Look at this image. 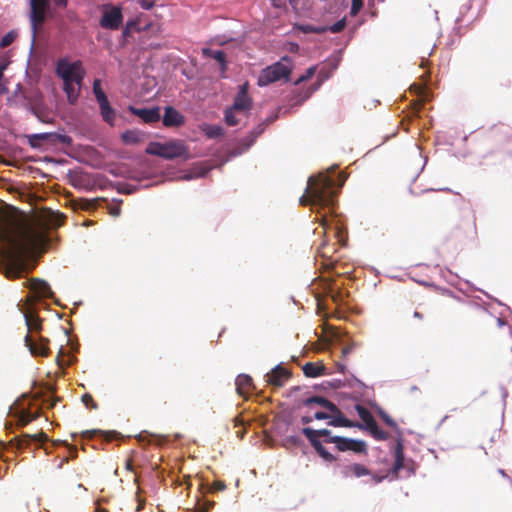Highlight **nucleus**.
Segmentation results:
<instances>
[{"label": "nucleus", "mask_w": 512, "mask_h": 512, "mask_svg": "<svg viewBox=\"0 0 512 512\" xmlns=\"http://www.w3.org/2000/svg\"><path fill=\"white\" fill-rule=\"evenodd\" d=\"M100 26L104 29L118 30L123 23V14L120 7L110 4L103 6V14L100 18Z\"/></svg>", "instance_id": "6e6552de"}, {"label": "nucleus", "mask_w": 512, "mask_h": 512, "mask_svg": "<svg viewBox=\"0 0 512 512\" xmlns=\"http://www.w3.org/2000/svg\"><path fill=\"white\" fill-rule=\"evenodd\" d=\"M343 475L345 477H362L370 475L369 469H367L363 464L354 463L344 467Z\"/></svg>", "instance_id": "4be33fe9"}, {"label": "nucleus", "mask_w": 512, "mask_h": 512, "mask_svg": "<svg viewBox=\"0 0 512 512\" xmlns=\"http://www.w3.org/2000/svg\"><path fill=\"white\" fill-rule=\"evenodd\" d=\"M81 400L85 407L90 410H96L98 408V404L95 402L92 395L89 393L83 394Z\"/></svg>", "instance_id": "58836bf2"}, {"label": "nucleus", "mask_w": 512, "mask_h": 512, "mask_svg": "<svg viewBox=\"0 0 512 512\" xmlns=\"http://www.w3.org/2000/svg\"><path fill=\"white\" fill-rule=\"evenodd\" d=\"M294 64L288 56H283L280 61L264 68L258 76V85L267 86L271 83L285 80L288 81Z\"/></svg>", "instance_id": "7ed1b4c3"}, {"label": "nucleus", "mask_w": 512, "mask_h": 512, "mask_svg": "<svg viewBox=\"0 0 512 512\" xmlns=\"http://www.w3.org/2000/svg\"><path fill=\"white\" fill-rule=\"evenodd\" d=\"M330 412L317 411L314 413V419L317 420H329Z\"/></svg>", "instance_id": "a18cd8bd"}, {"label": "nucleus", "mask_w": 512, "mask_h": 512, "mask_svg": "<svg viewBox=\"0 0 512 512\" xmlns=\"http://www.w3.org/2000/svg\"><path fill=\"white\" fill-rule=\"evenodd\" d=\"M53 2L56 6L65 8L67 6L68 0H53Z\"/></svg>", "instance_id": "5fc2aeb1"}, {"label": "nucleus", "mask_w": 512, "mask_h": 512, "mask_svg": "<svg viewBox=\"0 0 512 512\" xmlns=\"http://www.w3.org/2000/svg\"><path fill=\"white\" fill-rule=\"evenodd\" d=\"M98 433L103 434V432H102V431H100V430H90V431H85V432H83V433H82V436H83L84 438H92L93 436H95V435H96V434H98Z\"/></svg>", "instance_id": "3c124183"}, {"label": "nucleus", "mask_w": 512, "mask_h": 512, "mask_svg": "<svg viewBox=\"0 0 512 512\" xmlns=\"http://www.w3.org/2000/svg\"><path fill=\"white\" fill-rule=\"evenodd\" d=\"M138 3L145 10H149L154 6V2L151 0H138Z\"/></svg>", "instance_id": "49530a36"}, {"label": "nucleus", "mask_w": 512, "mask_h": 512, "mask_svg": "<svg viewBox=\"0 0 512 512\" xmlns=\"http://www.w3.org/2000/svg\"><path fill=\"white\" fill-rule=\"evenodd\" d=\"M226 489V484L224 481H215L213 482L212 486H211V491L214 492V491H223Z\"/></svg>", "instance_id": "c03bdc74"}, {"label": "nucleus", "mask_w": 512, "mask_h": 512, "mask_svg": "<svg viewBox=\"0 0 512 512\" xmlns=\"http://www.w3.org/2000/svg\"><path fill=\"white\" fill-rule=\"evenodd\" d=\"M127 469H129V470H131V469H132V466H131V462H130V461L127 463Z\"/></svg>", "instance_id": "338daca9"}, {"label": "nucleus", "mask_w": 512, "mask_h": 512, "mask_svg": "<svg viewBox=\"0 0 512 512\" xmlns=\"http://www.w3.org/2000/svg\"><path fill=\"white\" fill-rule=\"evenodd\" d=\"M286 49L291 53H297L299 51V45L295 42H289L286 45Z\"/></svg>", "instance_id": "de8ad7c7"}, {"label": "nucleus", "mask_w": 512, "mask_h": 512, "mask_svg": "<svg viewBox=\"0 0 512 512\" xmlns=\"http://www.w3.org/2000/svg\"><path fill=\"white\" fill-rule=\"evenodd\" d=\"M24 342L33 356L47 357L50 353L49 339L47 338L39 337L38 340H35L30 334H26Z\"/></svg>", "instance_id": "9b49d317"}, {"label": "nucleus", "mask_w": 512, "mask_h": 512, "mask_svg": "<svg viewBox=\"0 0 512 512\" xmlns=\"http://www.w3.org/2000/svg\"><path fill=\"white\" fill-rule=\"evenodd\" d=\"M302 433L308 439L312 447L316 450V452L327 462H333L336 460L334 455L328 452L325 447L322 445L320 438H324L325 443H334L333 438L337 436H332L331 431L328 429H319L314 430L309 427H305L302 429Z\"/></svg>", "instance_id": "39448f33"}, {"label": "nucleus", "mask_w": 512, "mask_h": 512, "mask_svg": "<svg viewBox=\"0 0 512 512\" xmlns=\"http://www.w3.org/2000/svg\"><path fill=\"white\" fill-rule=\"evenodd\" d=\"M293 29L303 32V33H316V34H322L327 31L326 26H313V25H301V24H295L293 26Z\"/></svg>", "instance_id": "c756f323"}, {"label": "nucleus", "mask_w": 512, "mask_h": 512, "mask_svg": "<svg viewBox=\"0 0 512 512\" xmlns=\"http://www.w3.org/2000/svg\"><path fill=\"white\" fill-rule=\"evenodd\" d=\"M337 192L335 178L326 173H319L317 176H311L308 179L306 194L300 198V204L321 209L327 208L331 215H322L321 225L325 232L333 231L338 241L344 243L346 238L345 227L337 215H333Z\"/></svg>", "instance_id": "f03ea898"}, {"label": "nucleus", "mask_w": 512, "mask_h": 512, "mask_svg": "<svg viewBox=\"0 0 512 512\" xmlns=\"http://www.w3.org/2000/svg\"><path fill=\"white\" fill-rule=\"evenodd\" d=\"M146 154L159 156L166 160L175 158H188L189 149L181 140H170L165 143L150 142L145 150Z\"/></svg>", "instance_id": "20e7f679"}, {"label": "nucleus", "mask_w": 512, "mask_h": 512, "mask_svg": "<svg viewBox=\"0 0 512 512\" xmlns=\"http://www.w3.org/2000/svg\"><path fill=\"white\" fill-rule=\"evenodd\" d=\"M144 504H145V502H144V501H142V500H138V505H137L136 510H137V511L142 510V509H143V507H144Z\"/></svg>", "instance_id": "13d9d810"}, {"label": "nucleus", "mask_w": 512, "mask_h": 512, "mask_svg": "<svg viewBox=\"0 0 512 512\" xmlns=\"http://www.w3.org/2000/svg\"><path fill=\"white\" fill-rule=\"evenodd\" d=\"M162 122L165 127H180L185 123V117L172 106H167Z\"/></svg>", "instance_id": "f3484780"}, {"label": "nucleus", "mask_w": 512, "mask_h": 512, "mask_svg": "<svg viewBox=\"0 0 512 512\" xmlns=\"http://www.w3.org/2000/svg\"><path fill=\"white\" fill-rule=\"evenodd\" d=\"M289 3L294 10L297 9V0H289Z\"/></svg>", "instance_id": "052dcab7"}, {"label": "nucleus", "mask_w": 512, "mask_h": 512, "mask_svg": "<svg viewBox=\"0 0 512 512\" xmlns=\"http://www.w3.org/2000/svg\"><path fill=\"white\" fill-rule=\"evenodd\" d=\"M5 247L1 251L0 272L10 280L27 271L26 259L44 252L50 244L47 229L23 214L11 215L2 224Z\"/></svg>", "instance_id": "f257e3e1"}, {"label": "nucleus", "mask_w": 512, "mask_h": 512, "mask_svg": "<svg viewBox=\"0 0 512 512\" xmlns=\"http://www.w3.org/2000/svg\"><path fill=\"white\" fill-rule=\"evenodd\" d=\"M334 444L339 451H353L355 453H366L367 445L362 440H355L346 437L333 438Z\"/></svg>", "instance_id": "f8f14e48"}, {"label": "nucleus", "mask_w": 512, "mask_h": 512, "mask_svg": "<svg viewBox=\"0 0 512 512\" xmlns=\"http://www.w3.org/2000/svg\"><path fill=\"white\" fill-rule=\"evenodd\" d=\"M202 55L205 57L213 58L220 64L222 74L227 70L226 54L222 50H213L210 48H203Z\"/></svg>", "instance_id": "412c9836"}, {"label": "nucleus", "mask_w": 512, "mask_h": 512, "mask_svg": "<svg viewBox=\"0 0 512 512\" xmlns=\"http://www.w3.org/2000/svg\"><path fill=\"white\" fill-rule=\"evenodd\" d=\"M129 111L135 115L138 116L143 120V122L147 124L156 123L160 120V108L154 107V108H136L133 106L129 107Z\"/></svg>", "instance_id": "4468645a"}, {"label": "nucleus", "mask_w": 512, "mask_h": 512, "mask_svg": "<svg viewBox=\"0 0 512 512\" xmlns=\"http://www.w3.org/2000/svg\"><path fill=\"white\" fill-rule=\"evenodd\" d=\"M202 130L210 139L221 137L224 134V129L219 125H205Z\"/></svg>", "instance_id": "473e14b6"}, {"label": "nucleus", "mask_w": 512, "mask_h": 512, "mask_svg": "<svg viewBox=\"0 0 512 512\" xmlns=\"http://www.w3.org/2000/svg\"><path fill=\"white\" fill-rule=\"evenodd\" d=\"M304 404L306 406H310L311 404H317V405L325 408L327 411H329V409L336 410V405L333 402L329 401L327 398L322 397V396L309 397L304 401Z\"/></svg>", "instance_id": "cd10ccee"}, {"label": "nucleus", "mask_w": 512, "mask_h": 512, "mask_svg": "<svg viewBox=\"0 0 512 512\" xmlns=\"http://www.w3.org/2000/svg\"><path fill=\"white\" fill-rule=\"evenodd\" d=\"M318 251H319V254L322 256V257H327L328 256V247H327V244L326 242H323L320 247L318 248Z\"/></svg>", "instance_id": "09e8293b"}, {"label": "nucleus", "mask_w": 512, "mask_h": 512, "mask_svg": "<svg viewBox=\"0 0 512 512\" xmlns=\"http://www.w3.org/2000/svg\"><path fill=\"white\" fill-rule=\"evenodd\" d=\"M355 409H356L359 417L361 418V420L364 422V425L362 424L363 427L361 429H363V428L367 429L368 427H370L372 424H374L376 422L373 415L366 407L357 404L355 406Z\"/></svg>", "instance_id": "a878e982"}, {"label": "nucleus", "mask_w": 512, "mask_h": 512, "mask_svg": "<svg viewBox=\"0 0 512 512\" xmlns=\"http://www.w3.org/2000/svg\"><path fill=\"white\" fill-rule=\"evenodd\" d=\"M51 136L52 134L50 133H39L28 135L27 138L31 147L38 148L41 146L42 142L49 140Z\"/></svg>", "instance_id": "7c9ffc66"}, {"label": "nucleus", "mask_w": 512, "mask_h": 512, "mask_svg": "<svg viewBox=\"0 0 512 512\" xmlns=\"http://www.w3.org/2000/svg\"><path fill=\"white\" fill-rule=\"evenodd\" d=\"M56 73L63 80V84L82 83L85 76V70L80 61L69 63L60 60L57 63Z\"/></svg>", "instance_id": "423d86ee"}, {"label": "nucleus", "mask_w": 512, "mask_h": 512, "mask_svg": "<svg viewBox=\"0 0 512 512\" xmlns=\"http://www.w3.org/2000/svg\"><path fill=\"white\" fill-rule=\"evenodd\" d=\"M380 416L382 420L390 427L395 428L396 422L385 412H381Z\"/></svg>", "instance_id": "37998d69"}, {"label": "nucleus", "mask_w": 512, "mask_h": 512, "mask_svg": "<svg viewBox=\"0 0 512 512\" xmlns=\"http://www.w3.org/2000/svg\"><path fill=\"white\" fill-rule=\"evenodd\" d=\"M50 8L49 0H30V22L33 32V38L36 37L39 27L46 20V13Z\"/></svg>", "instance_id": "0eeeda50"}, {"label": "nucleus", "mask_w": 512, "mask_h": 512, "mask_svg": "<svg viewBox=\"0 0 512 512\" xmlns=\"http://www.w3.org/2000/svg\"><path fill=\"white\" fill-rule=\"evenodd\" d=\"M316 89H317V87L310 86V87L307 89V91H306V93H305L304 97H303L301 100H299L298 102H303L304 100H306L307 98H309V97L312 95V93H313Z\"/></svg>", "instance_id": "603ef678"}, {"label": "nucleus", "mask_w": 512, "mask_h": 512, "mask_svg": "<svg viewBox=\"0 0 512 512\" xmlns=\"http://www.w3.org/2000/svg\"><path fill=\"white\" fill-rule=\"evenodd\" d=\"M363 7V0H352L350 14L356 16Z\"/></svg>", "instance_id": "79ce46f5"}, {"label": "nucleus", "mask_w": 512, "mask_h": 512, "mask_svg": "<svg viewBox=\"0 0 512 512\" xmlns=\"http://www.w3.org/2000/svg\"><path fill=\"white\" fill-rule=\"evenodd\" d=\"M110 213L113 215V216H118L120 214V208L119 207H112L110 209Z\"/></svg>", "instance_id": "4d7b16f0"}, {"label": "nucleus", "mask_w": 512, "mask_h": 512, "mask_svg": "<svg viewBox=\"0 0 512 512\" xmlns=\"http://www.w3.org/2000/svg\"><path fill=\"white\" fill-rule=\"evenodd\" d=\"M327 294L331 297L334 303L339 304L343 301V294L339 289H336L334 281H331L327 286Z\"/></svg>", "instance_id": "72a5a7b5"}, {"label": "nucleus", "mask_w": 512, "mask_h": 512, "mask_svg": "<svg viewBox=\"0 0 512 512\" xmlns=\"http://www.w3.org/2000/svg\"><path fill=\"white\" fill-rule=\"evenodd\" d=\"M236 109L233 107L227 108L225 111V122L228 126H235L238 124V119L235 117Z\"/></svg>", "instance_id": "e433bc0d"}, {"label": "nucleus", "mask_w": 512, "mask_h": 512, "mask_svg": "<svg viewBox=\"0 0 512 512\" xmlns=\"http://www.w3.org/2000/svg\"><path fill=\"white\" fill-rule=\"evenodd\" d=\"M351 351H352V347H344V348L342 349V354H343V355H347V354H349Z\"/></svg>", "instance_id": "bf43d9fd"}, {"label": "nucleus", "mask_w": 512, "mask_h": 512, "mask_svg": "<svg viewBox=\"0 0 512 512\" xmlns=\"http://www.w3.org/2000/svg\"><path fill=\"white\" fill-rule=\"evenodd\" d=\"M3 70H4V67H0V80L2 79L3 77Z\"/></svg>", "instance_id": "69168bd1"}, {"label": "nucleus", "mask_w": 512, "mask_h": 512, "mask_svg": "<svg viewBox=\"0 0 512 512\" xmlns=\"http://www.w3.org/2000/svg\"><path fill=\"white\" fill-rule=\"evenodd\" d=\"M47 440H48L47 434L44 433L43 431H41L36 434L25 433L20 436H16V437L12 438L8 444L12 449L21 450V449L27 447L28 445H30L32 442L43 444Z\"/></svg>", "instance_id": "1a4fd4ad"}, {"label": "nucleus", "mask_w": 512, "mask_h": 512, "mask_svg": "<svg viewBox=\"0 0 512 512\" xmlns=\"http://www.w3.org/2000/svg\"><path fill=\"white\" fill-rule=\"evenodd\" d=\"M414 317L422 320L423 319V314L418 312V311H415L414 312Z\"/></svg>", "instance_id": "680f3d73"}, {"label": "nucleus", "mask_w": 512, "mask_h": 512, "mask_svg": "<svg viewBox=\"0 0 512 512\" xmlns=\"http://www.w3.org/2000/svg\"><path fill=\"white\" fill-rule=\"evenodd\" d=\"M146 138L147 134L137 129L126 130L121 135V140L123 141V143L129 145L139 144L145 141Z\"/></svg>", "instance_id": "aec40b11"}, {"label": "nucleus", "mask_w": 512, "mask_h": 512, "mask_svg": "<svg viewBox=\"0 0 512 512\" xmlns=\"http://www.w3.org/2000/svg\"><path fill=\"white\" fill-rule=\"evenodd\" d=\"M38 418L37 413H31L26 410H22L18 415L17 425L19 427L27 426L29 423Z\"/></svg>", "instance_id": "2f4dec72"}, {"label": "nucleus", "mask_w": 512, "mask_h": 512, "mask_svg": "<svg viewBox=\"0 0 512 512\" xmlns=\"http://www.w3.org/2000/svg\"><path fill=\"white\" fill-rule=\"evenodd\" d=\"M96 512H109V511L104 508H97Z\"/></svg>", "instance_id": "0e129e2a"}, {"label": "nucleus", "mask_w": 512, "mask_h": 512, "mask_svg": "<svg viewBox=\"0 0 512 512\" xmlns=\"http://www.w3.org/2000/svg\"><path fill=\"white\" fill-rule=\"evenodd\" d=\"M271 3L276 8H283L285 7L286 0H271Z\"/></svg>", "instance_id": "864d4df0"}, {"label": "nucleus", "mask_w": 512, "mask_h": 512, "mask_svg": "<svg viewBox=\"0 0 512 512\" xmlns=\"http://www.w3.org/2000/svg\"><path fill=\"white\" fill-rule=\"evenodd\" d=\"M302 370L306 377L315 378L324 375L326 367L321 362H307Z\"/></svg>", "instance_id": "5701e85b"}, {"label": "nucleus", "mask_w": 512, "mask_h": 512, "mask_svg": "<svg viewBox=\"0 0 512 512\" xmlns=\"http://www.w3.org/2000/svg\"><path fill=\"white\" fill-rule=\"evenodd\" d=\"M366 430L376 439V440H386L388 438V433L380 429L377 425V422L372 424Z\"/></svg>", "instance_id": "f704fd0d"}, {"label": "nucleus", "mask_w": 512, "mask_h": 512, "mask_svg": "<svg viewBox=\"0 0 512 512\" xmlns=\"http://www.w3.org/2000/svg\"><path fill=\"white\" fill-rule=\"evenodd\" d=\"M232 107L236 109V111H248L251 109L252 102L248 96V83H244L240 86Z\"/></svg>", "instance_id": "dca6fc26"}, {"label": "nucleus", "mask_w": 512, "mask_h": 512, "mask_svg": "<svg viewBox=\"0 0 512 512\" xmlns=\"http://www.w3.org/2000/svg\"><path fill=\"white\" fill-rule=\"evenodd\" d=\"M100 113L103 120L109 125L113 126L116 118L115 110L110 106L108 99L99 102Z\"/></svg>", "instance_id": "393cba45"}, {"label": "nucleus", "mask_w": 512, "mask_h": 512, "mask_svg": "<svg viewBox=\"0 0 512 512\" xmlns=\"http://www.w3.org/2000/svg\"><path fill=\"white\" fill-rule=\"evenodd\" d=\"M327 31H330L332 33H339L346 27V19L342 18L341 20L337 21L331 26H326Z\"/></svg>", "instance_id": "a19ab883"}, {"label": "nucleus", "mask_w": 512, "mask_h": 512, "mask_svg": "<svg viewBox=\"0 0 512 512\" xmlns=\"http://www.w3.org/2000/svg\"><path fill=\"white\" fill-rule=\"evenodd\" d=\"M17 37V33L15 31H10L8 33H6L0 40V47L1 48H6L8 46H10L13 41L16 39Z\"/></svg>", "instance_id": "4c0bfd02"}, {"label": "nucleus", "mask_w": 512, "mask_h": 512, "mask_svg": "<svg viewBox=\"0 0 512 512\" xmlns=\"http://www.w3.org/2000/svg\"><path fill=\"white\" fill-rule=\"evenodd\" d=\"M291 377V372L279 364L265 375V380L268 385L274 388H281Z\"/></svg>", "instance_id": "9d476101"}, {"label": "nucleus", "mask_w": 512, "mask_h": 512, "mask_svg": "<svg viewBox=\"0 0 512 512\" xmlns=\"http://www.w3.org/2000/svg\"><path fill=\"white\" fill-rule=\"evenodd\" d=\"M26 286L30 289L36 298H52L54 296L50 285L40 278L29 279L26 282Z\"/></svg>", "instance_id": "ddd939ff"}, {"label": "nucleus", "mask_w": 512, "mask_h": 512, "mask_svg": "<svg viewBox=\"0 0 512 512\" xmlns=\"http://www.w3.org/2000/svg\"><path fill=\"white\" fill-rule=\"evenodd\" d=\"M343 183H344V179H341V180H340L339 187L343 186Z\"/></svg>", "instance_id": "774afa93"}, {"label": "nucleus", "mask_w": 512, "mask_h": 512, "mask_svg": "<svg viewBox=\"0 0 512 512\" xmlns=\"http://www.w3.org/2000/svg\"><path fill=\"white\" fill-rule=\"evenodd\" d=\"M316 70H317V67L316 66H312V67H309L305 74H303L302 76H300L296 81H295V85H299L300 83L304 82V81H307L309 80L310 78H312L314 76V74L316 73Z\"/></svg>", "instance_id": "ea45409f"}, {"label": "nucleus", "mask_w": 512, "mask_h": 512, "mask_svg": "<svg viewBox=\"0 0 512 512\" xmlns=\"http://www.w3.org/2000/svg\"><path fill=\"white\" fill-rule=\"evenodd\" d=\"M499 474L502 475L503 477H508L506 472L503 470V469H499L498 470Z\"/></svg>", "instance_id": "e2e57ef3"}, {"label": "nucleus", "mask_w": 512, "mask_h": 512, "mask_svg": "<svg viewBox=\"0 0 512 512\" xmlns=\"http://www.w3.org/2000/svg\"><path fill=\"white\" fill-rule=\"evenodd\" d=\"M423 105H424L423 100L415 101L413 104L414 114H418L420 112V110L422 109Z\"/></svg>", "instance_id": "8fccbe9b"}, {"label": "nucleus", "mask_w": 512, "mask_h": 512, "mask_svg": "<svg viewBox=\"0 0 512 512\" xmlns=\"http://www.w3.org/2000/svg\"><path fill=\"white\" fill-rule=\"evenodd\" d=\"M93 93L95 95V98L97 102H103L104 100L108 99L105 92L103 91L101 87V80L95 79L93 81Z\"/></svg>", "instance_id": "c9c22d12"}, {"label": "nucleus", "mask_w": 512, "mask_h": 512, "mask_svg": "<svg viewBox=\"0 0 512 512\" xmlns=\"http://www.w3.org/2000/svg\"><path fill=\"white\" fill-rule=\"evenodd\" d=\"M82 83H65L63 90L66 93L69 104H75L79 98Z\"/></svg>", "instance_id": "b1692460"}, {"label": "nucleus", "mask_w": 512, "mask_h": 512, "mask_svg": "<svg viewBox=\"0 0 512 512\" xmlns=\"http://www.w3.org/2000/svg\"><path fill=\"white\" fill-rule=\"evenodd\" d=\"M24 319L28 329L27 334H30L31 332L39 333L42 330V319L33 308H28L24 311Z\"/></svg>", "instance_id": "a211bd4d"}, {"label": "nucleus", "mask_w": 512, "mask_h": 512, "mask_svg": "<svg viewBox=\"0 0 512 512\" xmlns=\"http://www.w3.org/2000/svg\"><path fill=\"white\" fill-rule=\"evenodd\" d=\"M313 419H314V415L313 416H303L301 421L303 424H308V423L312 422Z\"/></svg>", "instance_id": "6e6d98bb"}, {"label": "nucleus", "mask_w": 512, "mask_h": 512, "mask_svg": "<svg viewBox=\"0 0 512 512\" xmlns=\"http://www.w3.org/2000/svg\"><path fill=\"white\" fill-rule=\"evenodd\" d=\"M236 391L240 396L246 397L254 389L253 380L247 374H240L235 380Z\"/></svg>", "instance_id": "6ab92c4d"}, {"label": "nucleus", "mask_w": 512, "mask_h": 512, "mask_svg": "<svg viewBox=\"0 0 512 512\" xmlns=\"http://www.w3.org/2000/svg\"><path fill=\"white\" fill-rule=\"evenodd\" d=\"M404 467V447L401 440H398L395 446V462L393 471L398 473Z\"/></svg>", "instance_id": "bb28decb"}, {"label": "nucleus", "mask_w": 512, "mask_h": 512, "mask_svg": "<svg viewBox=\"0 0 512 512\" xmlns=\"http://www.w3.org/2000/svg\"><path fill=\"white\" fill-rule=\"evenodd\" d=\"M65 218L62 213L49 211L46 216V224L51 228H58L64 224Z\"/></svg>", "instance_id": "c85d7f7f"}, {"label": "nucleus", "mask_w": 512, "mask_h": 512, "mask_svg": "<svg viewBox=\"0 0 512 512\" xmlns=\"http://www.w3.org/2000/svg\"><path fill=\"white\" fill-rule=\"evenodd\" d=\"M329 412H330V418H329L328 424L331 426L347 427V428H352V427L362 428L363 427L361 423H355V422L347 419L343 415L342 411L337 406H336V410L329 409Z\"/></svg>", "instance_id": "2eb2a0df"}]
</instances>
